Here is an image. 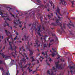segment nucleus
Wrapping results in <instances>:
<instances>
[{"label": "nucleus", "mask_w": 75, "mask_h": 75, "mask_svg": "<svg viewBox=\"0 0 75 75\" xmlns=\"http://www.w3.org/2000/svg\"><path fill=\"white\" fill-rule=\"evenodd\" d=\"M41 28V26L40 25L38 26L37 28H36V24H35V23H33L32 25V26L30 28V32H31V33L33 35V31H34V29H35V31H38V32L37 33L39 36H42L43 37H45V36H43L42 35H41L40 33L41 32V30H40Z\"/></svg>", "instance_id": "f257e3e1"}, {"label": "nucleus", "mask_w": 75, "mask_h": 75, "mask_svg": "<svg viewBox=\"0 0 75 75\" xmlns=\"http://www.w3.org/2000/svg\"><path fill=\"white\" fill-rule=\"evenodd\" d=\"M56 14L57 15V17L58 18V19H57L56 20V21L55 23H51L52 25L54 26H57V25H59L60 27H61V29H62V31H64L63 28H62V23H61L59 22V20H61V17H59V16H58L57 15V12H56Z\"/></svg>", "instance_id": "f03ea898"}, {"label": "nucleus", "mask_w": 75, "mask_h": 75, "mask_svg": "<svg viewBox=\"0 0 75 75\" xmlns=\"http://www.w3.org/2000/svg\"><path fill=\"white\" fill-rule=\"evenodd\" d=\"M9 39V38H6V39H5V43H6V40H7V41L9 42V45L11 47L9 48H9V49H11V51H13V47H12V46H11V43H12V42H14V40H13V38H11V39L12 40V42H10V41H8Z\"/></svg>", "instance_id": "7ed1b4c3"}, {"label": "nucleus", "mask_w": 75, "mask_h": 75, "mask_svg": "<svg viewBox=\"0 0 75 75\" xmlns=\"http://www.w3.org/2000/svg\"><path fill=\"white\" fill-rule=\"evenodd\" d=\"M28 42L27 43V44L28 45V46H27L26 47V49L27 50H28L29 51H30V53L29 54L30 56H33V51H31L30 50V45L29 44V42L28 41Z\"/></svg>", "instance_id": "20e7f679"}, {"label": "nucleus", "mask_w": 75, "mask_h": 75, "mask_svg": "<svg viewBox=\"0 0 75 75\" xmlns=\"http://www.w3.org/2000/svg\"><path fill=\"white\" fill-rule=\"evenodd\" d=\"M59 61H58L57 62H55V64L56 65V68L57 69H62V67H61V66L60 65H58Z\"/></svg>", "instance_id": "39448f33"}, {"label": "nucleus", "mask_w": 75, "mask_h": 75, "mask_svg": "<svg viewBox=\"0 0 75 75\" xmlns=\"http://www.w3.org/2000/svg\"><path fill=\"white\" fill-rule=\"evenodd\" d=\"M15 52H12L11 54L12 55L13 57H14V58H15L17 55V52L16 51V49H15Z\"/></svg>", "instance_id": "423d86ee"}, {"label": "nucleus", "mask_w": 75, "mask_h": 75, "mask_svg": "<svg viewBox=\"0 0 75 75\" xmlns=\"http://www.w3.org/2000/svg\"><path fill=\"white\" fill-rule=\"evenodd\" d=\"M61 1V2L59 3V4H61V3H62L63 5L64 6H66V4L67 3L65 1H64V0H60Z\"/></svg>", "instance_id": "0eeeda50"}, {"label": "nucleus", "mask_w": 75, "mask_h": 75, "mask_svg": "<svg viewBox=\"0 0 75 75\" xmlns=\"http://www.w3.org/2000/svg\"><path fill=\"white\" fill-rule=\"evenodd\" d=\"M38 42H39L38 41V40H36L35 41L36 44H35V45H34L35 47H36V46H37V47H40V44L38 45Z\"/></svg>", "instance_id": "6e6552de"}, {"label": "nucleus", "mask_w": 75, "mask_h": 75, "mask_svg": "<svg viewBox=\"0 0 75 75\" xmlns=\"http://www.w3.org/2000/svg\"><path fill=\"white\" fill-rule=\"evenodd\" d=\"M5 21V23L3 24V25H4V27H6L7 25L9 26V24H8L7 22V21Z\"/></svg>", "instance_id": "1a4fd4ad"}, {"label": "nucleus", "mask_w": 75, "mask_h": 75, "mask_svg": "<svg viewBox=\"0 0 75 75\" xmlns=\"http://www.w3.org/2000/svg\"><path fill=\"white\" fill-rule=\"evenodd\" d=\"M20 21V20L19 19H18V20H14V23L15 24H16V25H17L18 24V23H17V22H18V21Z\"/></svg>", "instance_id": "9d476101"}, {"label": "nucleus", "mask_w": 75, "mask_h": 75, "mask_svg": "<svg viewBox=\"0 0 75 75\" xmlns=\"http://www.w3.org/2000/svg\"><path fill=\"white\" fill-rule=\"evenodd\" d=\"M69 27V28H71V26H72L73 27H74V24H71L70 23H69V25H67Z\"/></svg>", "instance_id": "9b49d317"}, {"label": "nucleus", "mask_w": 75, "mask_h": 75, "mask_svg": "<svg viewBox=\"0 0 75 75\" xmlns=\"http://www.w3.org/2000/svg\"><path fill=\"white\" fill-rule=\"evenodd\" d=\"M21 60L22 61V62H24L25 64V62H26V59H25V58L21 59Z\"/></svg>", "instance_id": "f8f14e48"}, {"label": "nucleus", "mask_w": 75, "mask_h": 75, "mask_svg": "<svg viewBox=\"0 0 75 75\" xmlns=\"http://www.w3.org/2000/svg\"><path fill=\"white\" fill-rule=\"evenodd\" d=\"M24 37L25 38V40L26 41L28 40V36H26L25 35H24Z\"/></svg>", "instance_id": "ddd939ff"}, {"label": "nucleus", "mask_w": 75, "mask_h": 75, "mask_svg": "<svg viewBox=\"0 0 75 75\" xmlns=\"http://www.w3.org/2000/svg\"><path fill=\"white\" fill-rule=\"evenodd\" d=\"M6 8L8 11H11V10H13V9L9 7H8Z\"/></svg>", "instance_id": "4468645a"}, {"label": "nucleus", "mask_w": 75, "mask_h": 75, "mask_svg": "<svg viewBox=\"0 0 75 75\" xmlns=\"http://www.w3.org/2000/svg\"><path fill=\"white\" fill-rule=\"evenodd\" d=\"M70 69H74L75 68V64H74L73 66L70 67Z\"/></svg>", "instance_id": "2eb2a0df"}, {"label": "nucleus", "mask_w": 75, "mask_h": 75, "mask_svg": "<svg viewBox=\"0 0 75 75\" xmlns=\"http://www.w3.org/2000/svg\"><path fill=\"white\" fill-rule=\"evenodd\" d=\"M48 46V45L46 44H44L43 45V48H47Z\"/></svg>", "instance_id": "dca6fc26"}, {"label": "nucleus", "mask_w": 75, "mask_h": 75, "mask_svg": "<svg viewBox=\"0 0 75 75\" xmlns=\"http://www.w3.org/2000/svg\"><path fill=\"white\" fill-rule=\"evenodd\" d=\"M56 11H57L58 13H59V14H60V13H59V8H57V10H56Z\"/></svg>", "instance_id": "f3484780"}, {"label": "nucleus", "mask_w": 75, "mask_h": 75, "mask_svg": "<svg viewBox=\"0 0 75 75\" xmlns=\"http://www.w3.org/2000/svg\"><path fill=\"white\" fill-rule=\"evenodd\" d=\"M30 59H32V60L31 62H33V61H34V57L33 56H31L30 58Z\"/></svg>", "instance_id": "a211bd4d"}, {"label": "nucleus", "mask_w": 75, "mask_h": 75, "mask_svg": "<svg viewBox=\"0 0 75 75\" xmlns=\"http://www.w3.org/2000/svg\"><path fill=\"white\" fill-rule=\"evenodd\" d=\"M41 7H42L43 8H47V6H44L43 4L41 5Z\"/></svg>", "instance_id": "6ab92c4d"}, {"label": "nucleus", "mask_w": 75, "mask_h": 75, "mask_svg": "<svg viewBox=\"0 0 75 75\" xmlns=\"http://www.w3.org/2000/svg\"><path fill=\"white\" fill-rule=\"evenodd\" d=\"M27 65L26 64L25 66L23 67V66H21V68H27Z\"/></svg>", "instance_id": "aec40b11"}, {"label": "nucleus", "mask_w": 75, "mask_h": 75, "mask_svg": "<svg viewBox=\"0 0 75 75\" xmlns=\"http://www.w3.org/2000/svg\"><path fill=\"white\" fill-rule=\"evenodd\" d=\"M41 58H42V60H40V62H42V60L44 59V58H43V57H42V56H41L40 58H39V59H41Z\"/></svg>", "instance_id": "412c9836"}, {"label": "nucleus", "mask_w": 75, "mask_h": 75, "mask_svg": "<svg viewBox=\"0 0 75 75\" xmlns=\"http://www.w3.org/2000/svg\"><path fill=\"white\" fill-rule=\"evenodd\" d=\"M5 58H6L5 59V60H7V59H8L10 58V56H6Z\"/></svg>", "instance_id": "4be33fe9"}, {"label": "nucleus", "mask_w": 75, "mask_h": 75, "mask_svg": "<svg viewBox=\"0 0 75 75\" xmlns=\"http://www.w3.org/2000/svg\"><path fill=\"white\" fill-rule=\"evenodd\" d=\"M25 16H26V19H27V18H28V17H29V15L26 13V14H25Z\"/></svg>", "instance_id": "5701e85b"}, {"label": "nucleus", "mask_w": 75, "mask_h": 75, "mask_svg": "<svg viewBox=\"0 0 75 75\" xmlns=\"http://www.w3.org/2000/svg\"><path fill=\"white\" fill-rule=\"evenodd\" d=\"M74 1H72L71 2V3L72 4V5L71 6V7H74V6H73L74 4Z\"/></svg>", "instance_id": "b1692460"}, {"label": "nucleus", "mask_w": 75, "mask_h": 75, "mask_svg": "<svg viewBox=\"0 0 75 75\" xmlns=\"http://www.w3.org/2000/svg\"><path fill=\"white\" fill-rule=\"evenodd\" d=\"M4 20H8V21H11V20L8 18H4Z\"/></svg>", "instance_id": "393cba45"}, {"label": "nucleus", "mask_w": 75, "mask_h": 75, "mask_svg": "<svg viewBox=\"0 0 75 75\" xmlns=\"http://www.w3.org/2000/svg\"><path fill=\"white\" fill-rule=\"evenodd\" d=\"M65 25H66V24L65 23H63V28H64L65 29Z\"/></svg>", "instance_id": "a878e982"}, {"label": "nucleus", "mask_w": 75, "mask_h": 75, "mask_svg": "<svg viewBox=\"0 0 75 75\" xmlns=\"http://www.w3.org/2000/svg\"><path fill=\"white\" fill-rule=\"evenodd\" d=\"M47 16H48V18H49V19L50 20H51L50 19L51 18V16H50L49 15H48Z\"/></svg>", "instance_id": "bb28decb"}, {"label": "nucleus", "mask_w": 75, "mask_h": 75, "mask_svg": "<svg viewBox=\"0 0 75 75\" xmlns=\"http://www.w3.org/2000/svg\"><path fill=\"white\" fill-rule=\"evenodd\" d=\"M51 55L52 57H54V55H55V54L54 53H52L51 54Z\"/></svg>", "instance_id": "cd10ccee"}, {"label": "nucleus", "mask_w": 75, "mask_h": 75, "mask_svg": "<svg viewBox=\"0 0 75 75\" xmlns=\"http://www.w3.org/2000/svg\"><path fill=\"white\" fill-rule=\"evenodd\" d=\"M49 3L51 5V6H52V4H53L52 2V1H49Z\"/></svg>", "instance_id": "c85d7f7f"}, {"label": "nucleus", "mask_w": 75, "mask_h": 75, "mask_svg": "<svg viewBox=\"0 0 75 75\" xmlns=\"http://www.w3.org/2000/svg\"><path fill=\"white\" fill-rule=\"evenodd\" d=\"M50 71L49 70H48L47 72V74H49V75H50Z\"/></svg>", "instance_id": "c756f323"}, {"label": "nucleus", "mask_w": 75, "mask_h": 75, "mask_svg": "<svg viewBox=\"0 0 75 75\" xmlns=\"http://www.w3.org/2000/svg\"><path fill=\"white\" fill-rule=\"evenodd\" d=\"M70 33V35H74V34L72 33V31H69Z\"/></svg>", "instance_id": "7c9ffc66"}, {"label": "nucleus", "mask_w": 75, "mask_h": 75, "mask_svg": "<svg viewBox=\"0 0 75 75\" xmlns=\"http://www.w3.org/2000/svg\"><path fill=\"white\" fill-rule=\"evenodd\" d=\"M0 55H2V56L4 57V54L2 53H0Z\"/></svg>", "instance_id": "2f4dec72"}, {"label": "nucleus", "mask_w": 75, "mask_h": 75, "mask_svg": "<svg viewBox=\"0 0 75 75\" xmlns=\"http://www.w3.org/2000/svg\"><path fill=\"white\" fill-rule=\"evenodd\" d=\"M51 71L52 72V73L51 74V75H54V72L52 71V69H51Z\"/></svg>", "instance_id": "473e14b6"}, {"label": "nucleus", "mask_w": 75, "mask_h": 75, "mask_svg": "<svg viewBox=\"0 0 75 75\" xmlns=\"http://www.w3.org/2000/svg\"><path fill=\"white\" fill-rule=\"evenodd\" d=\"M57 57L58 58H57V59H59V58H60V57H61V56L59 55H57Z\"/></svg>", "instance_id": "72a5a7b5"}, {"label": "nucleus", "mask_w": 75, "mask_h": 75, "mask_svg": "<svg viewBox=\"0 0 75 75\" xmlns=\"http://www.w3.org/2000/svg\"><path fill=\"white\" fill-rule=\"evenodd\" d=\"M0 69L1 70V71L4 70V69H3V67H0Z\"/></svg>", "instance_id": "f704fd0d"}, {"label": "nucleus", "mask_w": 75, "mask_h": 75, "mask_svg": "<svg viewBox=\"0 0 75 75\" xmlns=\"http://www.w3.org/2000/svg\"><path fill=\"white\" fill-rule=\"evenodd\" d=\"M45 54L47 56L46 58H47V57H48V54H47V52H45Z\"/></svg>", "instance_id": "c9c22d12"}, {"label": "nucleus", "mask_w": 75, "mask_h": 75, "mask_svg": "<svg viewBox=\"0 0 75 75\" xmlns=\"http://www.w3.org/2000/svg\"><path fill=\"white\" fill-rule=\"evenodd\" d=\"M42 55H44V56H45V52H42Z\"/></svg>", "instance_id": "e433bc0d"}, {"label": "nucleus", "mask_w": 75, "mask_h": 75, "mask_svg": "<svg viewBox=\"0 0 75 75\" xmlns=\"http://www.w3.org/2000/svg\"><path fill=\"white\" fill-rule=\"evenodd\" d=\"M10 13V14L12 15V16L13 17H14L15 16L14 15H13L12 14H11V13Z\"/></svg>", "instance_id": "4c0bfd02"}, {"label": "nucleus", "mask_w": 75, "mask_h": 75, "mask_svg": "<svg viewBox=\"0 0 75 75\" xmlns=\"http://www.w3.org/2000/svg\"><path fill=\"white\" fill-rule=\"evenodd\" d=\"M3 61L0 60V64H3Z\"/></svg>", "instance_id": "58836bf2"}, {"label": "nucleus", "mask_w": 75, "mask_h": 75, "mask_svg": "<svg viewBox=\"0 0 75 75\" xmlns=\"http://www.w3.org/2000/svg\"><path fill=\"white\" fill-rule=\"evenodd\" d=\"M18 70L16 71V75H18Z\"/></svg>", "instance_id": "ea45409f"}, {"label": "nucleus", "mask_w": 75, "mask_h": 75, "mask_svg": "<svg viewBox=\"0 0 75 75\" xmlns=\"http://www.w3.org/2000/svg\"><path fill=\"white\" fill-rule=\"evenodd\" d=\"M37 1L38 3H41V1L39 0H37Z\"/></svg>", "instance_id": "a19ab883"}, {"label": "nucleus", "mask_w": 75, "mask_h": 75, "mask_svg": "<svg viewBox=\"0 0 75 75\" xmlns=\"http://www.w3.org/2000/svg\"><path fill=\"white\" fill-rule=\"evenodd\" d=\"M54 41V40L52 39L50 40V42H52V41Z\"/></svg>", "instance_id": "79ce46f5"}, {"label": "nucleus", "mask_w": 75, "mask_h": 75, "mask_svg": "<svg viewBox=\"0 0 75 75\" xmlns=\"http://www.w3.org/2000/svg\"><path fill=\"white\" fill-rule=\"evenodd\" d=\"M17 36H16V37L14 38V40H17Z\"/></svg>", "instance_id": "37998d69"}, {"label": "nucleus", "mask_w": 75, "mask_h": 75, "mask_svg": "<svg viewBox=\"0 0 75 75\" xmlns=\"http://www.w3.org/2000/svg\"><path fill=\"white\" fill-rule=\"evenodd\" d=\"M29 71L30 73V72H31L33 71V70H31L30 69H29Z\"/></svg>", "instance_id": "c03bdc74"}, {"label": "nucleus", "mask_w": 75, "mask_h": 75, "mask_svg": "<svg viewBox=\"0 0 75 75\" xmlns=\"http://www.w3.org/2000/svg\"><path fill=\"white\" fill-rule=\"evenodd\" d=\"M25 57H26V59H28V58L27 57V56L25 55Z\"/></svg>", "instance_id": "a18cd8bd"}, {"label": "nucleus", "mask_w": 75, "mask_h": 75, "mask_svg": "<svg viewBox=\"0 0 75 75\" xmlns=\"http://www.w3.org/2000/svg\"><path fill=\"white\" fill-rule=\"evenodd\" d=\"M0 15H1L2 16L3 15V13H2V12H1V11H0Z\"/></svg>", "instance_id": "49530a36"}, {"label": "nucleus", "mask_w": 75, "mask_h": 75, "mask_svg": "<svg viewBox=\"0 0 75 75\" xmlns=\"http://www.w3.org/2000/svg\"><path fill=\"white\" fill-rule=\"evenodd\" d=\"M24 72L25 74L26 75H27V71H25Z\"/></svg>", "instance_id": "de8ad7c7"}, {"label": "nucleus", "mask_w": 75, "mask_h": 75, "mask_svg": "<svg viewBox=\"0 0 75 75\" xmlns=\"http://www.w3.org/2000/svg\"><path fill=\"white\" fill-rule=\"evenodd\" d=\"M50 58V59H49V61L50 62H51V61H52V60L51 59V58Z\"/></svg>", "instance_id": "09e8293b"}, {"label": "nucleus", "mask_w": 75, "mask_h": 75, "mask_svg": "<svg viewBox=\"0 0 75 75\" xmlns=\"http://www.w3.org/2000/svg\"><path fill=\"white\" fill-rule=\"evenodd\" d=\"M27 65H29V67H30V66L31 65L30 64H27Z\"/></svg>", "instance_id": "8fccbe9b"}, {"label": "nucleus", "mask_w": 75, "mask_h": 75, "mask_svg": "<svg viewBox=\"0 0 75 75\" xmlns=\"http://www.w3.org/2000/svg\"><path fill=\"white\" fill-rule=\"evenodd\" d=\"M47 65H48L49 66V67H50V63H47Z\"/></svg>", "instance_id": "3c124183"}, {"label": "nucleus", "mask_w": 75, "mask_h": 75, "mask_svg": "<svg viewBox=\"0 0 75 75\" xmlns=\"http://www.w3.org/2000/svg\"><path fill=\"white\" fill-rule=\"evenodd\" d=\"M52 20H53V21H55V19L54 18H52Z\"/></svg>", "instance_id": "603ef678"}, {"label": "nucleus", "mask_w": 75, "mask_h": 75, "mask_svg": "<svg viewBox=\"0 0 75 75\" xmlns=\"http://www.w3.org/2000/svg\"><path fill=\"white\" fill-rule=\"evenodd\" d=\"M42 29L43 30H45V28H44V27H42Z\"/></svg>", "instance_id": "864d4df0"}, {"label": "nucleus", "mask_w": 75, "mask_h": 75, "mask_svg": "<svg viewBox=\"0 0 75 75\" xmlns=\"http://www.w3.org/2000/svg\"><path fill=\"white\" fill-rule=\"evenodd\" d=\"M5 32L6 33V34H8V32H7V30H5Z\"/></svg>", "instance_id": "5fc2aeb1"}, {"label": "nucleus", "mask_w": 75, "mask_h": 75, "mask_svg": "<svg viewBox=\"0 0 75 75\" xmlns=\"http://www.w3.org/2000/svg\"><path fill=\"white\" fill-rule=\"evenodd\" d=\"M66 12L65 11H64L63 14H65Z\"/></svg>", "instance_id": "6e6d98bb"}, {"label": "nucleus", "mask_w": 75, "mask_h": 75, "mask_svg": "<svg viewBox=\"0 0 75 75\" xmlns=\"http://www.w3.org/2000/svg\"><path fill=\"white\" fill-rule=\"evenodd\" d=\"M44 36L45 37H45V38H46V37H48L47 35H45V36Z\"/></svg>", "instance_id": "4d7b16f0"}, {"label": "nucleus", "mask_w": 75, "mask_h": 75, "mask_svg": "<svg viewBox=\"0 0 75 75\" xmlns=\"http://www.w3.org/2000/svg\"><path fill=\"white\" fill-rule=\"evenodd\" d=\"M32 15V16H34V15H35L34 13H33Z\"/></svg>", "instance_id": "13d9d810"}, {"label": "nucleus", "mask_w": 75, "mask_h": 75, "mask_svg": "<svg viewBox=\"0 0 75 75\" xmlns=\"http://www.w3.org/2000/svg\"><path fill=\"white\" fill-rule=\"evenodd\" d=\"M37 62H38V64H39V61L38 60H37Z\"/></svg>", "instance_id": "bf43d9fd"}, {"label": "nucleus", "mask_w": 75, "mask_h": 75, "mask_svg": "<svg viewBox=\"0 0 75 75\" xmlns=\"http://www.w3.org/2000/svg\"><path fill=\"white\" fill-rule=\"evenodd\" d=\"M19 26L20 28H21V27H22V25H19Z\"/></svg>", "instance_id": "052dcab7"}, {"label": "nucleus", "mask_w": 75, "mask_h": 75, "mask_svg": "<svg viewBox=\"0 0 75 75\" xmlns=\"http://www.w3.org/2000/svg\"><path fill=\"white\" fill-rule=\"evenodd\" d=\"M55 67H53V70H55Z\"/></svg>", "instance_id": "680f3d73"}, {"label": "nucleus", "mask_w": 75, "mask_h": 75, "mask_svg": "<svg viewBox=\"0 0 75 75\" xmlns=\"http://www.w3.org/2000/svg\"><path fill=\"white\" fill-rule=\"evenodd\" d=\"M27 69H29H29H30V67H28L27 68Z\"/></svg>", "instance_id": "e2e57ef3"}, {"label": "nucleus", "mask_w": 75, "mask_h": 75, "mask_svg": "<svg viewBox=\"0 0 75 75\" xmlns=\"http://www.w3.org/2000/svg\"><path fill=\"white\" fill-rule=\"evenodd\" d=\"M37 50L39 52H40V50H39V49H37Z\"/></svg>", "instance_id": "0e129e2a"}, {"label": "nucleus", "mask_w": 75, "mask_h": 75, "mask_svg": "<svg viewBox=\"0 0 75 75\" xmlns=\"http://www.w3.org/2000/svg\"><path fill=\"white\" fill-rule=\"evenodd\" d=\"M31 24H29V25H28V26H29V27H30V26H31Z\"/></svg>", "instance_id": "69168bd1"}, {"label": "nucleus", "mask_w": 75, "mask_h": 75, "mask_svg": "<svg viewBox=\"0 0 75 75\" xmlns=\"http://www.w3.org/2000/svg\"><path fill=\"white\" fill-rule=\"evenodd\" d=\"M52 36H55V34H52Z\"/></svg>", "instance_id": "338daca9"}, {"label": "nucleus", "mask_w": 75, "mask_h": 75, "mask_svg": "<svg viewBox=\"0 0 75 75\" xmlns=\"http://www.w3.org/2000/svg\"><path fill=\"white\" fill-rule=\"evenodd\" d=\"M5 48V46H4L3 48L2 49V50H4V49Z\"/></svg>", "instance_id": "774afa93"}]
</instances>
